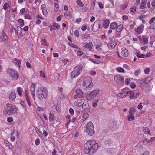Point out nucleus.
Segmentation results:
<instances>
[{
	"mask_svg": "<svg viewBox=\"0 0 155 155\" xmlns=\"http://www.w3.org/2000/svg\"><path fill=\"white\" fill-rule=\"evenodd\" d=\"M82 20V18H77L75 21V23H76L78 24H79L81 22Z\"/></svg>",
	"mask_w": 155,
	"mask_h": 155,
	"instance_id": "obj_64",
	"label": "nucleus"
},
{
	"mask_svg": "<svg viewBox=\"0 0 155 155\" xmlns=\"http://www.w3.org/2000/svg\"><path fill=\"white\" fill-rule=\"evenodd\" d=\"M0 37L2 40L4 42H6L7 41V36L6 34L3 31H1L0 33Z\"/></svg>",
	"mask_w": 155,
	"mask_h": 155,
	"instance_id": "obj_20",
	"label": "nucleus"
},
{
	"mask_svg": "<svg viewBox=\"0 0 155 155\" xmlns=\"http://www.w3.org/2000/svg\"><path fill=\"white\" fill-rule=\"evenodd\" d=\"M151 80L150 77H148L144 81L140 80L139 81V84L142 89L146 90L148 89L150 87V81Z\"/></svg>",
	"mask_w": 155,
	"mask_h": 155,
	"instance_id": "obj_4",
	"label": "nucleus"
},
{
	"mask_svg": "<svg viewBox=\"0 0 155 155\" xmlns=\"http://www.w3.org/2000/svg\"><path fill=\"white\" fill-rule=\"evenodd\" d=\"M15 32H17L18 37L21 38L23 37L22 29L21 27L18 26L16 30H15Z\"/></svg>",
	"mask_w": 155,
	"mask_h": 155,
	"instance_id": "obj_18",
	"label": "nucleus"
},
{
	"mask_svg": "<svg viewBox=\"0 0 155 155\" xmlns=\"http://www.w3.org/2000/svg\"><path fill=\"white\" fill-rule=\"evenodd\" d=\"M82 46L83 48H85L87 49H89L90 50H91L92 49L93 44L92 42L91 41H84L82 43Z\"/></svg>",
	"mask_w": 155,
	"mask_h": 155,
	"instance_id": "obj_10",
	"label": "nucleus"
},
{
	"mask_svg": "<svg viewBox=\"0 0 155 155\" xmlns=\"http://www.w3.org/2000/svg\"><path fill=\"white\" fill-rule=\"evenodd\" d=\"M71 14L70 12L67 11L65 12L64 14V16L65 18L68 19H70L71 17Z\"/></svg>",
	"mask_w": 155,
	"mask_h": 155,
	"instance_id": "obj_31",
	"label": "nucleus"
},
{
	"mask_svg": "<svg viewBox=\"0 0 155 155\" xmlns=\"http://www.w3.org/2000/svg\"><path fill=\"white\" fill-rule=\"evenodd\" d=\"M99 92V90L98 89L92 91H91L90 93V95L94 97L97 94H98Z\"/></svg>",
	"mask_w": 155,
	"mask_h": 155,
	"instance_id": "obj_25",
	"label": "nucleus"
},
{
	"mask_svg": "<svg viewBox=\"0 0 155 155\" xmlns=\"http://www.w3.org/2000/svg\"><path fill=\"white\" fill-rule=\"evenodd\" d=\"M118 26L117 23L116 22H112L110 23V28L112 29H115Z\"/></svg>",
	"mask_w": 155,
	"mask_h": 155,
	"instance_id": "obj_32",
	"label": "nucleus"
},
{
	"mask_svg": "<svg viewBox=\"0 0 155 155\" xmlns=\"http://www.w3.org/2000/svg\"><path fill=\"white\" fill-rule=\"evenodd\" d=\"M94 127L93 123L89 122L85 126V131L90 135H93L94 133Z\"/></svg>",
	"mask_w": 155,
	"mask_h": 155,
	"instance_id": "obj_7",
	"label": "nucleus"
},
{
	"mask_svg": "<svg viewBox=\"0 0 155 155\" xmlns=\"http://www.w3.org/2000/svg\"><path fill=\"white\" fill-rule=\"evenodd\" d=\"M55 107L57 111L58 112H60L61 111V107L60 105L59 104H56L55 105Z\"/></svg>",
	"mask_w": 155,
	"mask_h": 155,
	"instance_id": "obj_45",
	"label": "nucleus"
},
{
	"mask_svg": "<svg viewBox=\"0 0 155 155\" xmlns=\"http://www.w3.org/2000/svg\"><path fill=\"white\" fill-rule=\"evenodd\" d=\"M114 78L116 83L120 85H122L124 84V78L118 74L115 75Z\"/></svg>",
	"mask_w": 155,
	"mask_h": 155,
	"instance_id": "obj_8",
	"label": "nucleus"
},
{
	"mask_svg": "<svg viewBox=\"0 0 155 155\" xmlns=\"http://www.w3.org/2000/svg\"><path fill=\"white\" fill-rule=\"evenodd\" d=\"M98 143L95 140H92L87 141L84 144V152L86 154H92L98 148Z\"/></svg>",
	"mask_w": 155,
	"mask_h": 155,
	"instance_id": "obj_1",
	"label": "nucleus"
},
{
	"mask_svg": "<svg viewBox=\"0 0 155 155\" xmlns=\"http://www.w3.org/2000/svg\"><path fill=\"white\" fill-rule=\"evenodd\" d=\"M16 97V95L15 91H12L9 96V100L10 101L12 102H15V99Z\"/></svg>",
	"mask_w": 155,
	"mask_h": 155,
	"instance_id": "obj_16",
	"label": "nucleus"
},
{
	"mask_svg": "<svg viewBox=\"0 0 155 155\" xmlns=\"http://www.w3.org/2000/svg\"><path fill=\"white\" fill-rule=\"evenodd\" d=\"M62 61L64 65H65L67 64L69 62V60L68 59H64L62 60Z\"/></svg>",
	"mask_w": 155,
	"mask_h": 155,
	"instance_id": "obj_60",
	"label": "nucleus"
},
{
	"mask_svg": "<svg viewBox=\"0 0 155 155\" xmlns=\"http://www.w3.org/2000/svg\"><path fill=\"white\" fill-rule=\"evenodd\" d=\"M41 42L42 45L46 46H48V43L45 39H42L41 40Z\"/></svg>",
	"mask_w": 155,
	"mask_h": 155,
	"instance_id": "obj_35",
	"label": "nucleus"
},
{
	"mask_svg": "<svg viewBox=\"0 0 155 155\" xmlns=\"http://www.w3.org/2000/svg\"><path fill=\"white\" fill-rule=\"evenodd\" d=\"M90 36L89 34H84L82 35L81 38L83 39H85L87 38H89Z\"/></svg>",
	"mask_w": 155,
	"mask_h": 155,
	"instance_id": "obj_43",
	"label": "nucleus"
},
{
	"mask_svg": "<svg viewBox=\"0 0 155 155\" xmlns=\"http://www.w3.org/2000/svg\"><path fill=\"white\" fill-rule=\"evenodd\" d=\"M77 4L80 7H83L84 6V4L81 1V0H77Z\"/></svg>",
	"mask_w": 155,
	"mask_h": 155,
	"instance_id": "obj_40",
	"label": "nucleus"
},
{
	"mask_svg": "<svg viewBox=\"0 0 155 155\" xmlns=\"http://www.w3.org/2000/svg\"><path fill=\"white\" fill-rule=\"evenodd\" d=\"M55 5L54 9L56 11H57L59 8V5L57 0H55L54 3Z\"/></svg>",
	"mask_w": 155,
	"mask_h": 155,
	"instance_id": "obj_39",
	"label": "nucleus"
},
{
	"mask_svg": "<svg viewBox=\"0 0 155 155\" xmlns=\"http://www.w3.org/2000/svg\"><path fill=\"white\" fill-rule=\"evenodd\" d=\"M44 73L43 71H40V76L44 78H45L46 77L45 75H44Z\"/></svg>",
	"mask_w": 155,
	"mask_h": 155,
	"instance_id": "obj_62",
	"label": "nucleus"
},
{
	"mask_svg": "<svg viewBox=\"0 0 155 155\" xmlns=\"http://www.w3.org/2000/svg\"><path fill=\"white\" fill-rule=\"evenodd\" d=\"M141 73V70L140 69H137L136 70L134 73V75L137 77H138L139 74Z\"/></svg>",
	"mask_w": 155,
	"mask_h": 155,
	"instance_id": "obj_42",
	"label": "nucleus"
},
{
	"mask_svg": "<svg viewBox=\"0 0 155 155\" xmlns=\"http://www.w3.org/2000/svg\"><path fill=\"white\" fill-rule=\"evenodd\" d=\"M123 28L122 25H120L117 26L116 31L118 32H120Z\"/></svg>",
	"mask_w": 155,
	"mask_h": 155,
	"instance_id": "obj_37",
	"label": "nucleus"
},
{
	"mask_svg": "<svg viewBox=\"0 0 155 155\" xmlns=\"http://www.w3.org/2000/svg\"><path fill=\"white\" fill-rule=\"evenodd\" d=\"M111 140L110 139H108L106 140L104 142V144L107 145H109L111 143Z\"/></svg>",
	"mask_w": 155,
	"mask_h": 155,
	"instance_id": "obj_49",
	"label": "nucleus"
},
{
	"mask_svg": "<svg viewBox=\"0 0 155 155\" xmlns=\"http://www.w3.org/2000/svg\"><path fill=\"white\" fill-rule=\"evenodd\" d=\"M40 143V140L39 138H37L35 141V143L36 146L39 145Z\"/></svg>",
	"mask_w": 155,
	"mask_h": 155,
	"instance_id": "obj_55",
	"label": "nucleus"
},
{
	"mask_svg": "<svg viewBox=\"0 0 155 155\" xmlns=\"http://www.w3.org/2000/svg\"><path fill=\"white\" fill-rule=\"evenodd\" d=\"M25 18L28 19H30L31 18V16L29 13H28L25 12L24 15Z\"/></svg>",
	"mask_w": 155,
	"mask_h": 155,
	"instance_id": "obj_44",
	"label": "nucleus"
},
{
	"mask_svg": "<svg viewBox=\"0 0 155 155\" xmlns=\"http://www.w3.org/2000/svg\"><path fill=\"white\" fill-rule=\"evenodd\" d=\"M121 54V55L124 57H127L128 55V50L125 48H122Z\"/></svg>",
	"mask_w": 155,
	"mask_h": 155,
	"instance_id": "obj_21",
	"label": "nucleus"
},
{
	"mask_svg": "<svg viewBox=\"0 0 155 155\" xmlns=\"http://www.w3.org/2000/svg\"><path fill=\"white\" fill-rule=\"evenodd\" d=\"M143 43L145 44H147L148 42V39L147 38H143Z\"/></svg>",
	"mask_w": 155,
	"mask_h": 155,
	"instance_id": "obj_63",
	"label": "nucleus"
},
{
	"mask_svg": "<svg viewBox=\"0 0 155 155\" xmlns=\"http://www.w3.org/2000/svg\"><path fill=\"white\" fill-rule=\"evenodd\" d=\"M88 106L87 102L86 101H84L82 102L81 107L84 110H85L88 107Z\"/></svg>",
	"mask_w": 155,
	"mask_h": 155,
	"instance_id": "obj_30",
	"label": "nucleus"
},
{
	"mask_svg": "<svg viewBox=\"0 0 155 155\" xmlns=\"http://www.w3.org/2000/svg\"><path fill=\"white\" fill-rule=\"evenodd\" d=\"M66 118H67V121L66 122V125L67 126L69 124V123L70 122V120L69 118V115H67L66 116Z\"/></svg>",
	"mask_w": 155,
	"mask_h": 155,
	"instance_id": "obj_52",
	"label": "nucleus"
},
{
	"mask_svg": "<svg viewBox=\"0 0 155 155\" xmlns=\"http://www.w3.org/2000/svg\"><path fill=\"white\" fill-rule=\"evenodd\" d=\"M49 114V119L50 122H51L54 120V115L51 112H50Z\"/></svg>",
	"mask_w": 155,
	"mask_h": 155,
	"instance_id": "obj_34",
	"label": "nucleus"
},
{
	"mask_svg": "<svg viewBox=\"0 0 155 155\" xmlns=\"http://www.w3.org/2000/svg\"><path fill=\"white\" fill-rule=\"evenodd\" d=\"M101 26V23L99 22H95L94 23L92 27V31L93 32H96L99 31Z\"/></svg>",
	"mask_w": 155,
	"mask_h": 155,
	"instance_id": "obj_12",
	"label": "nucleus"
},
{
	"mask_svg": "<svg viewBox=\"0 0 155 155\" xmlns=\"http://www.w3.org/2000/svg\"><path fill=\"white\" fill-rule=\"evenodd\" d=\"M12 62L16 65L18 66L19 68H20L21 63L20 60L15 58L13 59Z\"/></svg>",
	"mask_w": 155,
	"mask_h": 155,
	"instance_id": "obj_22",
	"label": "nucleus"
},
{
	"mask_svg": "<svg viewBox=\"0 0 155 155\" xmlns=\"http://www.w3.org/2000/svg\"><path fill=\"white\" fill-rule=\"evenodd\" d=\"M144 133L146 134H150V132L149 129L147 127H144L143 129Z\"/></svg>",
	"mask_w": 155,
	"mask_h": 155,
	"instance_id": "obj_38",
	"label": "nucleus"
},
{
	"mask_svg": "<svg viewBox=\"0 0 155 155\" xmlns=\"http://www.w3.org/2000/svg\"><path fill=\"white\" fill-rule=\"evenodd\" d=\"M146 4H145L144 3H141V5L140 8L142 9H144L146 8L145 5Z\"/></svg>",
	"mask_w": 155,
	"mask_h": 155,
	"instance_id": "obj_54",
	"label": "nucleus"
},
{
	"mask_svg": "<svg viewBox=\"0 0 155 155\" xmlns=\"http://www.w3.org/2000/svg\"><path fill=\"white\" fill-rule=\"evenodd\" d=\"M127 95L129 96L130 98L134 99V92L132 91H127Z\"/></svg>",
	"mask_w": 155,
	"mask_h": 155,
	"instance_id": "obj_27",
	"label": "nucleus"
},
{
	"mask_svg": "<svg viewBox=\"0 0 155 155\" xmlns=\"http://www.w3.org/2000/svg\"><path fill=\"white\" fill-rule=\"evenodd\" d=\"M28 91L26 89L24 90V96L25 97L26 99H29L28 95Z\"/></svg>",
	"mask_w": 155,
	"mask_h": 155,
	"instance_id": "obj_46",
	"label": "nucleus"
},
{
	"mask_svg": "<svg viewBox=\"0 0 155 155\" xmlns=\"http://www.w3.org/2000/svg\"><path fill=\"white\" fill-rule=\"evenodd\" d=\"M101 44L96 45V49L98 51H100L101 49Z\"/></svg>",
	"mask_w": 155,
	"mask_h": 155,
	"instance_id": "obj_59",
	"label": "nucleus"
},
{
	"mask_svg": "<svg viewBox=\"0 0 155 155\" xmlns=\"http://www.w3.org/2000/svg\"><path fill=\"white\" fill-rule=\"evenodd\" d=\"M37 94L38 98L41 100L45 99L48 95V91L46 88L37 90Z\"/></svg>",
	"mask_w": 155,
	"mask_h": 155,
	"instance_id": "obj_5",
	"label": "nucleus"
},
{
	"mask_svg": "<svg viewBox=\"0 0 155 155\" xmlns=\"http://www.w3.org/2000/svg\"><path fill=\"white\" fill-rule=\"evenodd\" d=\"M35 84L34 83H32L31 85L30 90L32 98L34 100L35 99Z\"/></svg>",
	"mask_w": 155,
	"mask_h": 155,
	"instance_id": "obj_17",
	"label": "nucleus"
},
{
	"mask_svg": "<svg viewBox=\"0 0 155 155\" xmlns=\"http://www.w3.org/2000/svg\"><path fill=\"white\" fill-rule=\"evenodd\" d=\"M41 8L43 15L45 16H47L48 15L47 10L46 6L45 4H42L41 6Z\"/></svg>",
	"mask_w": 155,
	"mask_h": 155,
	"instance_id": "obj_19",
	"label": "nucleus"
},
{
	"mask_svg": "<svg viewBox=\"0 0 155 155\" xmlns=\"http://www.w3.org/2000/svg\"><path fill=\"white\" fill-rule=\"evenodd\" d=\"M88 11V9L87 7H84L81 8V11L83 12H87Z\"/></svg>",
	"mask_w": 155,
	"mask_h": 155,
	"instance_id": "obj_56",
	"label": "nucleus"
},
{
	"mask_svg": "<svg viewBox=\"0 0 155 155\" xmlns=\"http://www.w3.org/2000/svg\"><path fill=\"white\" fill-rule=\"evenodd\" d=\"M125 89H123L122 92L119 93L120 94V96L121 98H124L125 97L127 96V91H125Z\"/></svg>",
	"mask_w": 155,
	"mask_h": 155,
	"instance_id": "obj_24",
	"label": "nucleus"
},
{
	"mask_svg": "<svg viewBox=\"0 0 155 155\" xmlns=\"http://www.w3.org/2000/svg\"><path fill=\"white\" fill-rule=\"evenodd\" d=\"M155 20V17H153L149 21V23L151 25L153 23Z\"/></svg>",
	"mask_w": 155,
	"mask_h": 155,
	"instance_id": "obj_57",
	"label": "nucleus"
},
{
	"mask_svg": "<svg viewBox=\"0 0 155 155\" xmlns=\"http://www.w3.org/2000/svg\"><path fill=\"white\" fill-rule=\"evenodd\" d=\"M89 60L94 63L98 64L99 63V61L98 60L92 59H90Z\"/></svg>",
	"mask_w": 155,
	"mask_h": 155,
	"instance_id": "obj_53",
	"label": "nucleus"
},
{
	"mask_svg": "<svg viewBox=\"0 0 155 155\" xmlns=\"http://www.w3.org/2000/svg\"><path fill=\"white\" fill-rule=\"evenodd\" d=\"M137 56L139 58H144L145 55L143 54H140L139 52H137Z\"/></svg>",
	"mask_w": 155,
	"mask_h": 155,
	"instance_id": "obj_58",
	"label": "nucleus"
},
{
	"mask_svg": "<svg viewBox=\"0 0 155 155\" xmlns=\"http://www.w3.org/2000/svg\"><path fill=\"white\" fill-rule=\"evenodd\" d=\"M147 140H146V139H145L141 141H140V143L138 144V145H145L146 144H147Z\"/></svg>",
	"mask_w": 155,
	"mask_h": 155,
	"instance_id": "obj_41",
	"label": "nucleus"
},
{
	"mask_svg": "<svg viewBox=\"0 0 155 155\" xmlns=\"http://www.w3.org/2000/svg\"><path fill=\"white\" fill-rule=\"evenodd\" d=\"M89 114L87 113H85L83 115L82 118L80 120V123H82L88 117Z\"/></svg>",
	"mask_w": 155,
	"mask_h": 155,
	"instance_id": "obj_29",
	"label": "nucleus"
},
{
	"mask_svg": "<svg viewBox=\"0 0 155 155\" xmlns=\"http://www.w3.org/2000/svg\"><path fill=\"white\" fill-rule=\"evenodd\" d=\"M18 22L20 23V25L21 27H22L24 25V21L21 19H19L18 20Z\"/></svg>",
	"mask_w": 155,
	"mask_h": 155,
	"instance_id": "obj_61",
	"label": "nucleus"
},
{
	"mask_svg": "<svg viewBox=\"0 0 155 155\" xmlns=\"http://www.w3.org/2000/svg\"><path fill=\"white\" fill-rule=\"evenodd\" d=\"M84 89L87 91L90 90L93 87L92 79L90 77L85 78L83 84Z\"/></svg>",
	"mask_w": 155,
	"mask_h": 155,
	"instance_id": "obj_3",
	"label": "nucleus"
},
{
	"mask_svg": "<svg viewBox=\"0 0 155 155\" xmlns=\"http://www.w3.org/2000/svg\"><path fill=\"white\" fill-rule=\"evenodd\" d=\"M117 70L119 72L123 73L124 72V69L120 67H118L117 68Z\"/></svg>",
	"mask_w": 155,
	"mask_h": 155,
	"instance_id": "obj_50",
	"label": "nucleus"
},
{
	"mask_svg": "<svg viewBox=\"0 0 155 155\" xmlns=\"http://www.w3.org/2000/svg\"><path fill=\"white\" fill-rule=\"evenodd\" d=\"M11 3L10 2L8 3L5 2L4 5L3 9L5 11L8 9L10 7Z\"/></svg>",
	"mask_w": 155,
	"mask_h": 155,
	"instance_id": "obj_26",
	"label": "nucleus"
},
{
	"mask_svg": "<svg viewBox=\"0 0 155 155\" xmlns=\"http://www.w3.org/2000/svg\"><path fill=\"white\" fill-rule=\"evenodd\" d=\"M116 44H117L116 41H113L111 42L108 43L107 44V46L110 49H112L115 47Z\"/></svg>",
	"mask_w": 155,
	"mask_h": 155,
	"instance_id": "obj_23",
	"label": "nucleus"
},
{
	"mask_svg": "<svg viewBox=\"0 0 155 155\" xmlns=\"http://www.w3.org/2000/svg\"><path fill=\"white\" fill-rule=\"evenodd\" d=\"M84 100L83 99H81L78 100L74 102V105L75 107L78 109H80L81 108L82 103L83 101Z\"/></svg>",
	"mask_w": 155,
	"mask_h": 155,
	"instance_id": "obj_14",
	"label": "nucleus"
},
{
	"mask_svg": "<svg viewBox=\"0 0 155 155\" xmlns=\"http://www.w3.org/2000/svg\"><path fill=\"white\" fill-rule=\"evenodd\" d=\"M17 91L18 94L20 97H22L23 96L22 92L23 91V89L20 87H18L17 88Z\"/></svg>",
	"mask_w": 155,
	"mask_h": 155,
	"instance_id": "obj_28",
	"label": "nucleus"
},
{
	"mask_svg": "<svg viewBox=\"0 0 155 155\" xmlns=\"http://www.w3.org/2000/svg\"><path fill=\"white\" fill-rule=\"evenodd\" d=\"M6 143V146L8 147L9 149H12V145L8 141H6V142H5Z\"/></svg>",
	"mask_w": 155,
	"mask_h": 155,
	"instance_id": "obj_47",
	"label": "nucleus"
},
{
	"mask_svg": "<svg viewBox=\"0 0 155 155\" xmlns=\"http://www.w3.org/2000/svg\"><path fill=\"white\" fill-rule=\"evenodd\" d=\"M135 111L134 110H130L129 112V114L127 117V120L128 121H132L134 118V113Z\"/></svg>",
	"mask_w": 155,
	"mask_h": 155,
	"instance_id": "obj_13",
	"label": "nucleus"
},
{
	"mask_svg": "<svg viewBox=\"0 0 155 155\" xmlns=\"http://www.w3.org/2000/svg\"><path fill=\"white\" fill-rule=\"evenodd\" d=\"M25 8H22L21 9L19 14L21 15H25Z\"/></svg>",
	"mask_w": 155,
	"mask_h": 155,
	"instance_id": "obj_51",
	"label": "nucleus"
},
{
	"mask_svg": "<svg viewBox=\"0 0 155 155\" xmlns=\"http://www.w3.org/2000/svg\"><path fill=\"white\" fill-rule=\"evenodd\" d=\"M144 28V25L141 24L136 28H135V31L138 34H141L143 31Z\"/></svg>",
	"mask_w": 155,
	"mask_h": 155,
	"instance_id": "obj_15",
	"label": "nucleus"
},
{
	"mask_svg": "<svg viewBox=\"0 0 155 155\" xmlns=\"http://www.w3.org/2000/svg\"><path fill=\"white\" fill-rule=\"evenodd\" d=\"M48 26L49 27H55L56 28L55 29H58L60 27L59 25L58 24H57L56 23H53L52 24Z\"/></svg>",
	"mask_w": 155,
	"mask_h": 155,
	"instance_id": "obj_36",
	"label": "nucleus"
},
{
	"mask_svg": "<svg viewBox=\"0 0 155 155\" xmlns=\"http://www.w3.org/2000/svg\"><path fill=\"white\" fill-rule=\"evenodd\" d=\"M17 110V107L15 105L8 103L4 109L3 113L5 114L12 115L16 114Z\"/></svg>",
	"mask_w": 155,
	"mask_h": 155,
	"instance_id": "obj_2",
	"label": "nucleus"
},
{
	"mask_svg": "<svg viewBox=\"0 0 155 155\" xmlns=\"http://www.w3.org/2000/svg\"><path fill=\"white\" fill-rule=\"evenodd\" d=\"M7 72L9 73L11 78L13 79L17 80L18 78L17 72L14 69H8L7 70Z\"/></svg>",
	"mask_w": 155,
	"mask_h": 155,
	"instance_id": "obj_9",
	"label": "nucleus"
},
{
	"mask_svg": "<svg viewBox=\"0 0 155 155\" xmlns=\"http://www.w3.org/2000/svg\"><path fill=\"white\" fill-rule=\"evenodd\" d=\"M82 71V68L81 66H76L71 73V78H74L77 77L81 73Z\"/></svg>",
	"mask_w": 155,
	"mask_h": 155,
	"instance_id": "obj_6",
	"label": "nucleus"
},
{
	"mask_svg": "<svg viewBox=\"0 0 155 155\" xmlns=\"http://www.w3.org/2000/svg\"><path fill=\"white\" fill-rule=\"evenodd\" d=\"M150 71V69L149 67L146 68L144 70V72L145 74H148Z\"/></svg>",
	"mask_w": 155,
	"mask_h": 155,
	"instance_id": "obj_48",
	"label": "nucleus"
},
{
	"mask_svg": "<svg viewBox=\"0 0 155 155\" xmlns=\"http://www.w3.org/2000/svg\"><path fill=\"white\" fill-rule=\"evenodd\" d=\"M76 94L74 96V98L76 99L77 98H83L84 95L82 91L80 89H77L76 90Z\"/></svg>",
	"mask_w": 155,
	"mask_h": 155,
	"instance_id": "obj_11",
	"label": "nucleus"
},
{
	"mask_svg": "<svg viewBox=\"0 0 155 155\" xmlns=\"http://www.w3.org/2000/svg\"><path fill=\"white\" fill-rule=\"evenodd\" d=\"M109 21L108 20H105L103 22V26L104 28H107L109 24Z\"/></svg>",
	"mask_w": 155,
	"mask_h": 155,
	"instance_id": "obj_33",
	"label": "nucleus"
}]
</instances>
